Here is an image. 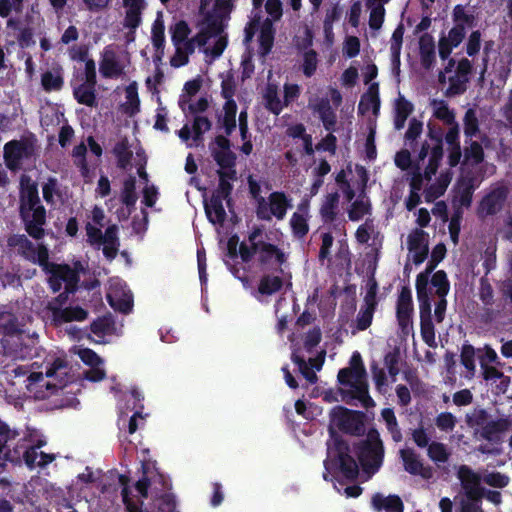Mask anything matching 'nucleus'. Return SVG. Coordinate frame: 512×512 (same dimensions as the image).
<instances>
[{
  "mask_svg": "<svg viewBox=\"0 0 512 512\" xmlns=\"http://www.w3.org/2000/svg\"><path fill=\"white\" fill-rule=\"evenodd\" d=\"M18 211L27 234L35 240L44 239L47 211L41 203L36 182H30L29 178L26 185L21 178Z\"/></svg>",
  "mask_w": 512,
  "mask_h": 512,
  "instance_id": "obj_1",
  "label": "nucleus"
},
{
  "mask_svg": "<svg viewBox=\"0 0 512 512\" xmlns=\"http://www.w3.org/2000/svg\"><path fill=\"white\" fill-rule=\"evenodd\" d=\"M323 466L325 471L322 477L325 480H332L338 474L347 480H355L359 477V464L351 455L349 443L342 438H334L333 444L328 445Z\"/></svg>",
  "mask_w": 512,
  "mask_h": 512,
  "instance_id": "obj_2",
  "label": "nucleus"
},
{
  "mask_svg": "<svg viewBox=\"0 0 512 512\" xmlns=\"http://www.w3.org/2000/svg\"><path fill=\"white\" fill-rule=\"evenodd\" d=\"M358 460L365 473H376L383 463L385 448L377 429H369L357 450Z\"/></svg>",
  "mask_w": 512,
  "mask_h": 512,
  "instance_id": "obj_3",
  "label": "nucleus"
},
{
  "mask_svg": "<svg viewBox=\"0 0 512 512\" xmlns=\"http://www.w3.org/2000/svg\"><path fill=\"white\" fill-rule=\"evenodd\" d=\"M37 152V137L33 133L20 140L6 142L3 147V160L10 171L16 172L22 167L24 159H30Z\"/></svg>",
  "mask_w": 512,
  "mask_h": 512,
  "instance_id": "obj_4",
  "label": "nucleus"
},
{
  "mask_svg": "<svg viewBox=\"0 0 512 512\" xmlns=\"http://www.w3.org/2000/svg\"><path fill=\"white\" fill-rule=\"evenodd\" d=\"M365 414L360 410H351L345 406H335L330 414V421L342 433L360 436L365 433Z\"/></svg>",
  "mask_w": 512,
  "mask_h": 512,
  "instance_id": "obj_5",
  "label": "nucleus"
},
{
  "mask_svg": "<svg viewBox=\"0 0 512 512\" xmlns=\"http://www.w3.org/2000/svg\"><path fill=\"white\" fill-rule=\"evenodd\" d=\"M338 382L343 386H349V390L342 391V399L347 404H351V400L361 401L365 407L373 404V399L369 396L367 381H359L350 367H344L338 371Z\"/></svg>",
  "mask_w": 512,
  "mask_h": 512,
  "instance_id": "obj_6",
  "label": "nucleus"
},
{
  "mask_svg": "<svg viewBox=\"0 0 512 512\" xmlns=\"http://www.w3.org/2000/svg\"><path fill=\"white\" fill-rule=\"evenodd\" d=\"M508 198V186L503 184L492 186L477 204L476 214L478 219L485 220L487 217L497 215L505 207Z\"/></svg>",
  "mask_w": 512,
  "mask_h": 512,
  "instance_id": "obj_7",
  "label": "nucleus"
},
{
  "mask_svg": "<svg viewBox=\"0 0 512 512\" xmlns=\"http://www.w3.org/2000/svg\"><path fill=\"white\" fill-rule=\"evenodd\" d=\"M413 310L412 289L404 286L396 300V320L403 333H409L413 327Z\"/></svg>",
  "mask_w": 512,
  "mask_h": 512,
  "instance_id": "obj_8",
  "label": "nucleus"
},
{
  "mask_svg": "<svg viewBox=\"0 0 512 512\" xmlns=\"http://www.w3.org/2000/svg\"><path fill=\"white\" fill-rule=\"evenodd\" d=\"M457 477L468 500L480 502L484 495V488L481 487L482 477L480 474L467 466V464H461L457 469Z\"/></svg>",
  "mask_w": 512,
  "mask_h": 512,
  "instance_id": "obj_9",
  "label": "nucleus"
},
{
  "mask_svg": "<svg viewBox=\"0 0 512 512\" xmlns=\"http://www.w3.org/2000/svg\"><path fill=\"white\" fill-rule=\"evenodd\" d=\"M210 153L214 161L220 167L219 171L235 167L237 156L231 151V142L227 136L218 134L214 141L210 142Z\"/></svg>",
  "mask_w": 512,
  "mask_h": 512,
  "instance_id": "obj_10",
  "label": "nucleus"
},
{
  "mask_svg": "<svg viewBox=\"0 0 512 512\" xmlns=\"http://www.w3.org/2000/svg\"><path fill=\"white\" fill-rule=\"evenodd\" d=\"M430 152V157L428 159V163L424 169V176L427 181L432 179V176L436 175L437 170L443 159V141L442 142H431L425 141L422 143L419 153H418V161L422 162L428 157V153Z\"/></svg>",
  "mask_w": 512,
  "mask_h": 512,
  "instance_id": "obj_11",
  "label": "nucleus"
},
{
  "mask_svg": "<svg viewBox=\"0 0 512 512\" xmlns=\"http://www.w3.org/2000/svg\"><path fill=\"white\" fill-rule=\"evenodd\" d=\"M400 457L403 462L404 470L409 474L419 475L423 479H431L433 477V468L424 466L419 454L412 448L400 449Z\"/></svg>",
  "mask_w": 512,
  "mask_h": 512,
  "instance_id": "obj_12",
  "label": "nucleus"
},
{
  "mask_svg": "<svg viewBox=\"0 0 512 512\" xmlns=\"http://www.w3.org/2000/svg\"><path fill=\"white\" fill-rule=\"evenodd\" d=\"M257 260L261 266L271 264L272 260L281 266L288 260V255L279 248L276 244L264 242L262 239H257Z\"/></svg>",
  "mask_w": 512,
  "mask_h": 512,
  "instance_id": "obj_13",
  "label": "nucleus"
},
{
  "mask_svg": "<svg viewBox=\"0 0 512 512\" xmlns=\"http://www.w3.org/2000/svg\"><path fill=\"white\" fill-rule=\"evenodd\" d=\"M47 309L52 313V322L55 325L73 321H84L88 315L86 309L80 306L60 308L56 307L54 303H48Z\"/></svg>",
  "mask_w": 512,
  "mask_h": 512,
  "instance_id": "obj_14",
  "label": "nucleus"
},
{
  "mask_svg": "<svg viewBox=\"0 0 512 512\" xmlns=\"http://www.w3.org/2000/svg\"><path fill=\"white\" fill-rule=\"evenodd\" d=\"M17 435L7 423L0 420V460L11 463L20 460L18 448L11 450V442L16 439Z\"/></svg>",
  "mask_w": 512,
  "mask_h": 512,
  "instance_id": "obj_15",
  "label": "nucleus"
},
{
  "mask_svg": "<svg viewBox=\"0 0 512 512\" xmlns=\"http://www.w3.org/2000/svg\"><path fill=\"white\" fill-rule=\"evenodd\" d=\"M511 426L512 420L509 419L508 416L496 420H489V422L483 426V429H481L480 437L489 443L499 444L501 443V434L509 430Z\"/></svg>",
  "mask_w": 512,
  "mask_h": 512,
  "instance_id": "obj_16",
  "label": "nucleus"
},
{
  "mask_svg": "<svg viewBox=\"0 0 512 512\" xmlns=\"http://www.w3.org/2000/svg\"><path fill=\"white\" fill-rule=\"evenodd\" d=\"M40 84L46 93L60 91L65 85V72L61 65L52 66L40 75Z\"/></svg>",
  "mask_w": 512,
  "mask_h": 512,
  "instance_id": "obj_17",
  "label": "nucleus"
},
{
  "mask_svg": "<svg viewBox=\"0 0 512 512\" xmlns=\"http://www.w3.org/2000/svg\"><path fill=\"white\" fill-rule=\"evenodd\" d=\"M99 72L103 78L117 79L124 74V66L116 59L113 51H106L100 60Z\"/></svg>",
  "mask_w": 512,
  "mask_h": 512,
  "instance_id": "obj_18",
  "label": "nucleus"
},
{
  "mask_svg": "<svg viewBox=\"0 0 512 512\" xmlns=\"http://www.w3.org/2000/svg\"><path fill=\"white\" fill-rule=\"evenodd\" d=\"M381 100L379 97V87L377 83L369 85L366 93L361 95L358 103V114L364 115L369 112L370 108H373V113L379 112Z\"/></svg>",
  "mask_w": 512,
  "mask_h": 512,
  "instance_id": "obj_19",
  "label": "nucleus"
},
{
  "mask_svg": "<svg viewBox=\"0 0 512 512\" xmlns=\"http://www.w3.org/2000/svg\"><path fill=\"white\" fill-rule=\"evenodd\" d=\"M271 215L278 220H283L288 209L292 207L291 199L284 191H273L268 196Z\"/></svg>",
  "mask_w": 512,
  "mask_h": 512,
  "instance_id": "obj_20",
  "label": "nucleus"
},
{
  "mask_svg": "<svg viewBox=\"0 0 512 512\" xmlns=\"http://www.w3.org/2000/svg\"><path fill=\"white\" fill-rule=\"evenodd\" d=\"M372 504L376 511L404 512V503L397 494H390L385 497L381 493H375L372 498Z\"/></svg>",
  "mask_w": 512,
  "mask_h": 512,
  "instance_id": "obj_21",
  "label": "nucleus"
},
{
  "mask_svg": "<svg viewBox=\"0 0 512 512\" xmlns=\"http://www.w3.org/2000/svg\"><path fill=\"white\" fill-rule=\"evenodd\" d=\"M263 231V226H253L248 235L249 245L244 242L239 244L238 254L244 263H249V261L253 259L254 255L257 254V239L262 236Z\"/></svg>",
  "mask_w": 512,
  "mask_h": 512,
  "instance_id": "obj_22",
  "label": "nucleus"
},
{
  "mask_svg": "<svg viewBox=\"0 0 512 512\" xmlns=\"http://www.w3.org/2000/svg\"><path fill=\"white\" fill-rule=\"evenodd\" d=\"M339 198L338 191L330 192V194L325 196L319 209V214L325 224H331V222L337 219Z\"/></svg>",
  "mask_w": 512,
  "mask_h": 512,
  "instance_id": "obj_23",
  "label": "nucleus"
},
{
  "mask_svg": "<svg viewBox=\"0 0 512 512\" xmlns=\"http://www.w3.org/2000/svg\"><path fill=\"white\" fill-rule=\"evenodd\" d=\"M477 186V178L475 176H466L458 180L457 200L460 206L470 207Z\"/></svg>",
  "mask_w": 512,
  "mask_h": 512,
  "instance_id": "obj_24",
  "label": "nucleus"
},
{
  "mask_svg": "<svg viewBox=\"0 0 512 512\" xmlns=\"http://www.w3.org/2000/svg\"><path fill=\"white\" fill-rule=\"evenodd\" d=\"M419 55L424 69H431L435 63V43L432 35L428 32L419 38Z\"/></svg>",
  "mask_w": 512,
  "mask_h": 512,
  "instance_id": "obj_25",
  "label": "nucleus"
},
{
  "mask_svg": "<svg viewBox=\"0 0 512 512\" xmlns=\"http://www.w3.org/2000/svg\"><path fill=\"white\" fill-rule=\"evenodd\" d=\"M7 245L14 247L17 253L25 259H34L33 255L36 253L34 244L25 234H12L7 239Z\"/></svg>",
  "mask_w": 512,
  "mask_h": 512,
  "instance_id": "obj_26",
  "label": "nucleus"
},
{
  "mask_svg": "<svg viewBox=\"0 0 512 512\" xmlns=\"http://www.w3.org/2000/svg\"><path fill=\"white\" fill-rule=\"evenodd\" d=\"M73 97L77 103L86 105V107H98L96 89L91 87L90 84L83 82L79 85H75V87H73Z\"/></svg>",
  "mask_w": 512,
  "mask_h": 512,
  "instance_id": "obj_27",
  "label": "nucleus"
},
{
  "mask_svg": "<svg viewBox=\"0 0 512 512\" xmlns=\"http://www.w3.org/2000/svg\"><path fill=\"white\" fill-rule=\"evenodd\" d=\"M205 211L207 219L212 224H224L227 212L224 209L223 202L219 200L218 196L213 194L210 196V201L205 203Z\"/></svg>",
  "mask_w": 512,
  "mask_h": 512,
  "instance_id": "obj_28",
  "label": "nucleus"
},
{
  "mask_svg": "<svg viewBox=\"0 0 512 512\" xmlns=\"http://www.w3.org/2000/svg\"><path fill=\"white\" fill-rule=\"evenodd\" d=\"M275 39V28L273 26V21L267 17L260 26L259 33V45L260 50L263 55L269 54V52L273 49V42Z\"/></svg>",
  "mask_w": 512,
  "mask_h": 512,
  "instance_id": "obj_29",
  "label": "nucleus"
},
{
  "mask_svg": "<svg viewBox=\"0 0 512 512\" xmlns=\"http://www.w3.org/2000/svg\"><path fill=\"white\" fill-rule=\"evenodd\" d=\"M141 102L138 96V84L136 82L130 83L126 87V102L122 104V112L129 117L140 112Z\"/></svg>",
  "mask_w": 512,
  "mask_h": 512,
  "instance_id": "obj_30",
  "label": "nucleus"
},
{
  "mask_svg": "<svg viewBox=\"0 0 512 512\" xmlns=\"http://www.w3.org/2000/svg\"><path fill=\"white\" fill-rule=\"evenodd\" d=\"M292 361L298 366L299 372L303 375L304 378L310 383H316L318 377L313 371L311 366H314L316 370H320L322 367V362L318 365L315 364L316 360L314 358L309 359V365L306 362L305 358L301 355H298L297 352H292Z\"/></svg>",
  "mask_w": 512,
  "mask_h": 512,
  "instance_id": "obj_31",
  "label": "nucleus"
},
{
  "mask_svg": "<svg viewBox=\"0 0 512 512\" xmlns=\"http://www.w3.org/2000/svg\"><path fill=\"white\" fill-rule=\"evenodd\" d=\"M113 155L116 157L119 168H127L131 164L133 152L127 137L122 138L113 146Z\"/></svg>",
  "mask_w": 512,
  "mask_h": 512,
  "instance_id": "obj_32",
  "label": "nucleus"
},
{
  "mask_svg": "<svg viewBox=\"0 0 512 512\" xmlns=\"http://www.w3.org/2000/svg\"><path fill=\"white\" fill-rule=\"evenodd\" d=\"M136 182V177L133 175L127 177L123 182L121 202L126 205L130 212L135 209L136 202L138 201Z\"/></svg>",
  "mask_w": 512,
  "mask_h": 512,
  "instance_id": "obj_33",
  "label": "nucleus"
},
{
  "mask_svg": "<svg viewBox=\"0 0 512 512\" xmlns=\"http://www.w3.org/2000/svg\"><path fill=\"white\" fill-rule=\"evenodd\" d=\"M413 110V106L408 99L400 96L396 99L395 105V117H394V127L396 129H402L405 126V123Z\"/></svg>",
  "mask_w": 512,
  "mask_h": 512,
  "instance_id": "obj_34",
  "label": "nucleus"
},
{
  "mask_svg": "<svg viewBox=\"0 0 512 512\" xmlns=\"http://www.w3.org/2000/svg\"><path fill=\"white\" fill-rule=\"evenodd\" d=\"M203 23L210 39L221 35L224 30L223 15L217 11H206V15L203 16Z\"/></svg>",
  "mask_w": 512,
  "mask_h": 512,
  "instance_id": "obj_35",
  "label": "nucleus"
},
{
  "mask_svg": "<svg viewBox=\"0 0 512 512\" xmlns=\"http://www.w3.org/2000/svg\"><path fill=\"white\" fill-rule=\"evenodd\" d=\"M283 284V279L279 275L264 274L260 278L258 292L262 295H272L280 292Z\"/></svg>",
  "mask_w": 512,
  "mask_h": 512,
  "instance_id": "obj_36",
  "label": "nucleus"
},
{
  "mask_svg": "<svg viewBox=\"0 0 512 512\" xmlns=\"http://www.w3.org/2000/svg\"><path fill=\"white\" fill-rule=\"evenodd\" d=\"M416 294L419 301L420 319L432 317V299L428 287L416 283Z\"/></svg>",
  "mask_w": 512,
  "mask_h": 512,
  "instance_id": "obj_37",
  "label": "nucleus"
},
{
  "mask_svg": "<svg viewBox=\"0 0 512 512\" xmlns=\"http://www.w3.org/2000/svg\"><path fill=\"white\" fill-rule=\"evenodd\" d=\"M382 419L386 425L388 433L391 434L392 440L396 443H400L403 439V435L399 424L397 422V416L392 408H384L381 410Z\"/></svg>",
  "mask_w": 512,
  "mask_h": 512,
  "instance_id": "obj_38",
  "label": "nucleus"
},
{
  "mask_svg": "<svg viewBox=\"0 0 512 512\" xmlns=\"http://www.w3.org/2000/svg\"><path fill=\"white\" fill-rule=\"evenodd\" d=\"M152 45L157 58L161 59L165 49V25L160 19H156L152 24Z\"/></svg>",
  "mask_w": 512,
  "mask_h": 512,
  "instance_id": "obj_39",
  "label": "nucleus"
},
{
  "mask_svg": "<svg viewBox=\"0 0 512 512\" xmlns=\"http://www.w3.org/2000/svg\"><path fill=\"white\" fill-rule=\"evenodd\" d=\"M431 285L435 288V294L437 297H447L451 284L447 277L445 270L440 269L431 275Z\"/></svg>",
  "mask_w": 512,
  "mask_h": 512,
  "instance_id": "obj_40",
  "label": "nucleus"
},
{
  "mask_svg": "<svg viewBox=\"0 0 512 512\" xmlns=\"http://www.w3.org/2000/svg\"><path fill=\"white\" fill-rule=\"evenodd\" d=\"M218 185L215 188L213 195L217 196L222 202L225 200L228 206H231V192L233 185L230 181L226 180V174L224 171H218Z\"/></svg>",
  "mask_w": 512,
  "mask_h": 512,
  "instance_id": "obj_41",
  "label": "nucleus"
},
{
  "mask_svg": "<svg viewBox=\"0 0 512 512\" xmlns=\"http://www.w3.org/2000/svg\"><path fill=\"white\" fill-rule=\"evenodd\" d=\"M428 457L436 464L447 463L451 453L446 444L440 442H431L427 448Z\"/></svg>",
  "mask_w": 512,
  "mask_h": 512,
  "instance_id": "obj_42",
  "label": "nucleus"
},
{
  "mask_svg": "<svg viewBox=\"0 0 512 512\" xmlns=\"http://www.w3.org/2000/svg\"><path fill=\"white\" fill-rule=\"evenodd\" d=\"M265 107L269 112L279 115L283 108L284 103L279 99L277 89L274 85H268L264 93Z\"/></svg>",
  "mask_w": 512,
  "mask_h": 512,
  "instance_id": "obj_43",
  "label": "nucleus"
},
{
  "mask_svg": "<svg viewBox=\"0 0 512 512\" xmlns=\"http://www.w3.org/2000/svg\"><path fill=\"white\" fill-rule=\"evenodd\" d=\"M290 225L292 229V234L297 239H303V237L308 234L309 225L308 218L306 215L300 214V212H293L292 217L290 219Z\"/></svg>",
  "mask_w": 512,
  "mask_h": 512,
  "instance_id": "obj_44",
  "label": "nucleus"
},
{
  "mask_svg": "<svg viewBox=\"0 0 512 512\" xmlns=\"http://www.w3.org/2000/svg\"><path fill=\"white\" fill-rule=\"evenodd\" d=\"M475 353H476V350H475L474 346L471 345V343H469V342L463 343L462 348H461V355H460L461 364L465 368H467V370L470 374L468 377L475 376V370H476Z\"/></svg>",
  "mask_w": 512,
  "mask_h": 512,
  "instance_id": "obj_45",
  "label": "nucleus"
},
{
  "mask_svg": "<svg viewBox=\"0 0 512 512\" xmlns=\"http://www.w3.org/2000/svg\"><path fill=\"white\" fill-rule=\"evenodd\" d=\"M63 266L64 263H55L54 265H50V269L48 271V285L53 293L60 292L62 288V283L64 281V270L61 268H63Z\"/></svg>",
  "mask_w": 512,
  "mask_h": 512,
  "instance_id": "obj_46",
  "label": "nucleus"
},
{
  "mask_svg": "<svg viewBox=\"0 0 512 512\" xmlns=\"http://www.w3.org/2000/svg\"><path fill=\"white\" fill-rule=\"evenodd\" d=\"M42 195L48 205H55L54 196H61L59 182L56 177H48L42 185Z\"/></svg>",
  "mask_w": 512,
  "mask_h": 512,
  "instance_id": "obj_47",
  "label": "nucleus"
},
{
  "mask_svg": "<svg viewBox=\"0 0 512 512\" xmlns=\"http://www.w3.org/2000/svg\"><path fill=\"white\" fill-rule=\"evenodd\" d=\"M464 134L466 137L473 138L479 132V121L474 108L466 110L463 118Z\"/></svg>",
  "mask_w": 512,
  "mask_h": 512,
  "instance_id": "obj_48",
  "label": "nucleus"
},
{
  "mask_svg": "<svg viewBox=\"0 0 512 512\" xmlns=\"http://www.w3.org/2000/svg\"><path fill=\"white\" fill-rule=\"evenodd\" d=\"M170 32L173 45L178 46L189 37L191 29L187 21L180 20L170 27Z\"/></svg>",
  "mask_w": 512,
  "mask_h": 512,
  "instance_id": "obj_49",
  "label": "nucleus"
},
{
  "mask_svg": "<svg viewBox=\"0 0 512 512\" xmlns=\"http://www.w3.org/2000/svg\"><path fill=\"white\" fill-rule=\"evenodd\" d=\"M64 270V282H65V292L69 297V294L76 293L78 289V283L80 281V275L78 274L76 269L70 267L69 264L64 263L62 268Z\"/></svg>",
  "mask_w": 512,
  "mask_h": 512,
  "instance_id": "obj_50",
  "label": "nucleus"
},
{
  "mask_svg": "<svg viewBox=\"0 0 512 512\" xmlns=\"http://www.w3.org/2000/svg\"><path fill=\"white\" fill-rule=\"evenodd\" d=\"M401 361V351L399 347L392 348L384 355V363L390 376L395 377L399 374V363Z\"/></svg>",
  "mask_w": 512,
  "mask_h": 512,
  "instance_id": "obj_51",
  "label": "nucleus"
},
{
  "mask_svg": "<svg viewBox=\"0 0 512 512\" xmlns=\"http://www.w3.org/2000/svg\"><path fill=\"white\" fill-rule=\"evenodd\" d=\"M453 22L458 25L460 23L466 29V27L475 26V15L466 12L463 5H456L452 12Z\"/></svg>",
  "mask_w": 512,
  "mask_h": 512,
  "instance_id": "obj_52",
  "label": "nucleus"
},
{
  "mask_svg": "<svg viewBox=\"0 0 512 512\" xmlns=\"http://www.w3.org/2000/svg\"><path fill=\"white\" fill-rule=\"evenodd\" d=\"M420 335L429 347H435V326L432 317L420 320Z\"/></svg>",
  "mask_w": 512,
  "mask_h": 512,
  "instance_id": "obj_53",
  "label": "nucleus"
},
{
  "mask_svg": "<svg viewBox=\"0 0 512 512\" xmlns=\"http://www.w3.org/2000/svg\"><path fill=\"white\" fill-rule=\"evenodd\" d=\"M370 9L369 13V25L372 30H379L385 21V6L375 2V5L368 6Z\"/></svg>",
  "mask_w": 512,
  "mask_h": 512,
  "instance_id": "obj_54",
  "label": "nucleus"
},
{
  "mask_svg": "<svg viewBox=\"0 0 512 512\" xmlns=\"http://www.w3.org/2000/svg\"><path fill=\"white\" fill-rule=\"evenodd\" d=\"M142 11L140 9H127L126 15L124 17L123 25L126 29H129V35H132V39H134V33L137 27L142 23Z\"/></svg>",
  "mask_w": 512,
  "mask_h": 512,
  "instance_id": "obj_55",
  "label": "nucleus"
},
{
  "mask_svg": "<svg viewBox=\"0 0 512 512\" xmlns=\"http://www.w3.org/2000/svg\"><path fill=\"white\" fill-rule=\"evenodd\" d=\"M318 66V54L316 50L310 49L303 54L302 71L307 78L314 75Z\"/></svg>",
  "mask_w": 512,
  "mask_h": 512,
  "instance_id": "obj_56",
  "label": "nucleus"
},
{
  "mask_svg": "<svg viewBox=\"0 0 512 512\" xmlns=\"http://www.w3.org/2000/svg\"><path fill=\"white\" fill-rule=\"evenodd\" d=\"M209 118L204 116H195L192 123L193 140L195 142L203 141V133L211 128Z\"/></svg>",
  "mask_w": 512,
  "mask_h": 512,
  "instance_id": "obj_57",
  "label": "nucleus"
},
{
  "mask_svg": "<svg viewBox=\"0 0 512 512\" xmlns=\"http://www.w3.org/2000/svg\"><path fill=\"white\" fill-rule=\"evenodd\" d=\"M114 322L110 317H98L90 323V330L95 336L104 337L111 331Z\"/></svg>",
  "mask_w": 512,
  "mask_h": 512,
  "instance_id": "obj_58",
  "label": "nucleus"
},
{
  "mask_svg": "<svg viewBox=\"0 0 512 512\" xmlns=\"http://www.w3.org/2000/svg\"><path fill=\"white\" fill-rule=\"evenodd\" d=\"M464 156L466 161L472 160L474 164L482 163L485 158V152L481 143L478 141H472L469 147L465 149Z\"/></svg>",
  "mask_w": 512,
  "mask_h": 512,
  "instance_id": "obj_59",
  "label": "nucleus"
},
{
  "mask_svg": "<svg viewBox=\"0 0 512 512\" xmlns=\"http://www.w3.org/2000/svg\"><path fill=\"white\" fill-rule=\"evenodd\" d=\"M122 501L125 504L126 512H149L143 510V501L131 497V489L129 487L122 488Z\"/></svg>",
  "mask_w": 512,
  "mask_h": 512,
  "instance_id": "obj_60",
  "label": "nucleus"
},
{
  "mask_svg": "<svg viewBox=\"0 0 512 512\" xmlns=\"http://www.w3.org/2000/svg\"><path fill=\"white\" fill-rule=\"evenodd\" d=\"M374 312L372 306L361 308L356 318V328L358 331H366L373 322Z\"/></svg>",
  "mask_w": 512,
  "mask_h": 512,
  "instance_id": "obj_61",
  "label": "nucleus"
},
{
  "mask_svg": "<svg viewBox=\"0 0 512 512\" xmlns=\"http://www.w3.org/2000/svg\"><path fill=\"white\" fill-rule=\"evenodd\" d=\"M349 368L359 381H366V367L364 366L362 356L358 351H355L350 357Z\"/></svg>",
  "mask_w": 512,
  "mask_h": 512,
  "instance_id": "obj_62",
  "label": "nucleus"
},
{
  "mask_svg": "<svg viewBox=\"0 0 512 512\" xmlns=\"http://www.w3.org/2000/svg\"><path fill=\"white\" fill-rule=\"evenodd\" d=\"M467 87L464 81L458 77L457 73L449 78V86L445 92L446 97H455V95L464 94Z\"/></svg>",
  "mask_w": 512,
  "mask_h": 512,
  "instance_id": "obj_63",
  "label": "nucleus"
},
{
  "mask_svg": "<svg viewBox=\"0 0 512 512\" xmlns=\"http://www.w3.org/2000/svg\"><path fill=\"white\" fill-rule=\"evenodd\" d=\"M427 234L422 229L413 230L411 234L408 235V249L418 250L420 247L428 246L426 240Z\"/></svg>",
  "mask_w": 512,
  "mask_h": 512,
  "instance_id": "obj_64",
  "label": "nucleus"
}]
</instances>
